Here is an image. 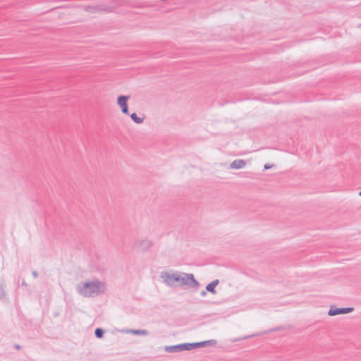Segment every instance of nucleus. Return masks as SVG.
<instances>
[{
	"mask_svg": "<svg viewBox=\"0 0 361 361\" xmlns=\"http://www.w3.org/2000/svg\"><path fill=\"white\" fill-rule=\"evenodd\" d=\"M271 166H272V165L265 164L264 166V170L269 169L271 168Z\"/></svg>",
	"mask_w": 361,
	"mask_h": 361,
	"instance_id": "6ab92c4d",
	"label": "nucleus"
},
{
	"mask_svg": "<svg viewBox=\"0 0 361 361\" xmlns=\"http://www.w3.org/2000/svg\"><path fill=\"white\" fill-rule=\"evenodd\" d=\"M14 348L16 349V350H20L21 348V346L19 345V344H16L14 345Z\"/></svg>",
	"mask_w": 361,
	"mask_h": 361,
	"instance_id": "aec40b11",
	"label": "nucleus"
},
{
	"mask_svg": "<svg viewBox=\"0 0 361 361\" xmlns=\"http://www.w3.org/2000/svg\"><path fill=\"white\" fill-rule=\"evenodd\" d=\"M353 307H331L329 310V315L336 316L338 314H348L353 311Z\"/></svg>",
	"mask_w": 361,
	"mask_h": 361,
	"instance_id": "423d86ee",
	"label": "nucleus"
},
{
	"mask_svg": "<svg viewBox=\"0 0 361 361\" xmlns=\"http://www.w3.org/2000/svg\"><path fill=\"white\" fill-rule=\"evenodd\" d=\"M130 332L135 335H139V336H147L148 335V331L145 329H131L130 330Z\"/></svg>",
	"mask_w": 361,
	"mask_h": 361,
	"instance_id": "f8f14e48",
	"label": "nucleus"
},
{
	"mask_svg": "<svg viewBox=\"0 0 361 361\" xmlns=\"http://www.w3.org/2000/svg\"><path fill=\"white\" fill-rule=\"evenodd\" d=\"M32 276H33L34 278H37V277H38V273H37V271H35V270H33V271H32Z\"/></svg>",
	"mask_w": 361,
	"mask_h": 361,
	"instance_id": "a211bd4d",
	"label": "nucleus"
},
{
	"mask_svg": "<svg viewBox=\"0 0 361 361\" xmlns=\"http://www.w3.org/2000/svg\"><path fill=\"white\" fill-rule=\"evenodd\" d=\"M207 290H202L201 293H200V295L202 296H205L207 295Z\"/></svg>",
	"mask_w": 361,
	"mask_h": 361,
	"instance_id": "412c9836",
	"label": "nucleus"
},
{
	"mask_svg": "<svg viewBox=\"0 0 361 361\" xmlns=\"http://www.w3.org/2000/svg\"><path fill=\"white\" fill-rule=\"evenodd\" d=\"M153 242L147 239H140L135 242V247L141 251H147L153 245Z\"/></svg>",
	"mask_w": 361,
	"mask_h": 361,
	"instance_id": "39448f33",
	"label": "nucleus"
},
{
	"mask_svg": "<svg viewBox=\"0 0 361 361\" xmlns=\"http://www.w3.org/2000/svg\"><path fill=\"white\" fill-rule=\"evenodd\" d=\"M217 343V341L214 339H211V340H208V341H202L200 342V344L202 347H205V346H207V345H216Z\"/></svg>",
	"mask_w": 361,
	"mask_h": 361,
	"instance_id": "ddd939ff",
	"label": "nucleus"
},
{
	"mask_svg": "<svg viewBox=\"0 0 361 361\" xmlns=\"http://www.w3.org/2000/svg\"><path fill=\"white\" fill-rule=\"evenodd\" d=\"M130 117L137 124H140L144 121V117H139L135 113L130 114Z\"/></svg>",
	"mask_w": 361,
	"mask_h": 361,
	"instance_id": "9b49d317",
	"label": "nucleus"
},
{
	"mask_svg": "<svg viewBox=\"0 0 361 361\" xmlns=\"http://www.w3.org/2000/svg\"><path fill=\"white\" fill-rule=\"evenodd\" d=\"M105 284L98 280H93L78 284L76 290L83 297H94L105 291Z\"/></svg>",
	"mask_w": 361,
	"mask_h": 361,
	"instance_id": "f257e3e1",
	"label": "nucleus"
},
{
	"mask_svg": "<svg viewBox=\"0 0 361 361\" xmlns=\"http://www.w3.org/2000/svg\"><path fill=\"white\" fill-rule=\"evenodd\" d=\"M104 330L101 328H97L94 331V335L97 338H102L104 336Z\"/></svg>",
	"mask_w": 361,
	"mask_h": 361,
	"instance_id": "4468645a",
	"label": "nucleus"
},
{
	"mask_svg": "<svg viewBox=\"0 0 361 361\" xmlns=\"http://www.w3.org/2000/svg\"><path fill=\"white\" fill-rule=\"evenodd\" d=\"M6 287V284L4 280H2L0 283V299L1 300H4L6 299V294L5 292V288Z\"/></svg>",
	"mask_w": 361,
	"mask_h": 361,
	"instance_id": "9d476101",
	"label": "nucleus"
},
{
	"mask_svg": "<svg viewBox=\"0 0 361 361\" xmlns=\"http://www.w3.org/2000/svg\"><path fill=\"white\" fill-rule=\"evenodd\" d=\"M22 286H27V284L26 283V282L25 281L24 279L22 280Z\"/></svg>",
	"mask_w": 361,
	"mask_h": 361,
	"instance_id": "4be33fe9",
	"label": "nucleus"
},
{
	"mask_svg": "<svg viewBox=\"0 0 361 361\" xmlns=\"http://www.w3.org/2000/svg\"><path fill=\"white\" fill-rule=\"evenodd\" d=\"M181 286H188L191 288H198L199 282L195 279L192 274L182 273L179 274V281Z\"/></svg>",
	"mask_w": 361,
	"mask_h": 361,
	"instance_id": "f03ea898",
	"label": "nucleus"
},
{
	"mask_svg": "<svg viewBox=\"0 0 361 361\" xmlns=\"http://www.w3.org/2000/svg\"><path fill=\"white\" fill-rule=\"evenodd\" d=\"M165 350L168 353H176L183 351L182 345L178 344L174 345H169L165 347Z\"/></svg>",
	"mask_w": 361,
	"mask_h": 361,
	"instance_id": "1a4fd4ad",
	"label": "nucleus"
},
{
	"mask_svg": "<svg viewBox=\"0 0 361 361\" xmlns=\"http://www.w3.org/2000/svg\"><path fill=\"white\" fill-rule=\"evenodd\" d=\"M246 162L243 159H235L231 164V168L234 169H243L245 166Z\"/></svg>",
	"mask_w": 361,
	"mask_h": 361,
	"instance_id": "0eeeda50",
	"label": "nucleus"
},
{
	"mask_svg": "<svg viewBox=\"0 0 361 361\" xmlns=\"http://www.w3.org/2000/svg\"><path fill=\"white\" fill-rule=\"evenodd\" d=\"M85 10L89 12L94 13L97 11H100L101 7L100 6H87V7H86Z\"/></svg>",
	"mask_w": 361,
	"mask_h": 361,
	"instance_id": "dca6fc26",
	"label": "nucleus"
},
{
	"mask_svg": "<svg viewBox=\"0 0 361 361\" xmlns=\"http://www.w3.org/2000/svg\"><path fill=\"white\" fill-rule=\"evenodd\" d=\"M181 345H182V350H183V351L192 350V345L191 343H181Z\"/></svg>",
	"mask_w": 361,
	"mask_h": 361,
	"instance_id": "2eb2a0df",
	"label": "nucleus"
},
{
	"mask_svg": "<svg viewBox=\"0 0 361 361\" xmlns=\"http://www.w3.org/2000/svg\"><path fill=\"white\" fill-rule=\"evenodd\" d=\"M219 283V281L218 279L214 280L213 281H212L211 283H208L206 286V290L212 294H216V291L215 288Z\"/></svg>",
	"mask_w": 361,
	"mask_h": 361,
	"instance_id": "6e6552de",
	"label": "nucleus"
},
{
	"mask_svg": "<svg viewBox=\"0 0 361 361\" xmlns=\"http://www.w3.org/2000/svg\"><path fill=\"white\" fill-rule=\"evenodd\" d=\"M359 195L361 196V190L359 192Z\"/></svg>",
	"mask_w": 361,
	"mask_h": 361,
	"instance_id": "5701e85b",
	"label": "nucleus"
},
{
	"mask_svg": "<svg viewBox=\"0 0 361 361\" xmlns=\"http://www.w3.org/2000/svg\"><path fill=\"white\" fill-rule=\"evenodd\" d=\"M129 98V96L120 95L117 99V104L121 107L122 113L126 115L129 114L128 106V100Z\"/></svg>",
	"mask_w": 361,
	"mask_h": 361,
	"instance_id": "20e7f679",
	"label": "nucleus"
},
{
	"mask_svg": "<svg viewBox=\"0 0 361 361\" xmlns=\"http://www.w3.org/2000/svg\"><path fill=\"white\" fill-rule=\"evenodd\" d=\"M179 274L180 273L178 272L171 274L167 271H163L161 273L160 277L166 284L169 286H173L176 282L179 281Z\"/></svg>",
	"mask_w": 361,
	"mask_h": 361,
	"instance_id": "7ed1b4c3",
	"label": "nucleus"
},
{
	"mask_svg": "<svg viewBox=\"0 0 361 361\" xmlns=\"http://www.w3.org/2000/svg\"><path fill=\"white\" fill-rule=\"evenodd\" d=\"M192 343V349H195V348H200V347H202L200 344V342H197V343Z\"/></svg>",
	"mask_w": 361,
	"mask_h": 361,
	"instance_id": "f3484780",
	"label": "nucleus"
}]
</instances>
